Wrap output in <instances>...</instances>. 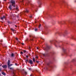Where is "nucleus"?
Instances as JSON below:
<instances>
[{"instance_id": "f257e3e1", "label": "nucleus", "mask_w": 76, "mask_h": 76, "mask_svg": "<svg viewBox=\"0 0 76 76\" xmlns=\"http://www.w3.org/2000/svg\"><path fill=\"white\" fill-rule=\"evenodd\" d=\"M10 3L11 4L12 6H13L14 8V9L13 10H15V11H17L18 12L19 11V9H18V7H17L15 8V0H11Z\"/></svg>"}, {"instance_id": "f03ea898", "label": "nucleus", "mask_w": 76, "mask_h": 76, "mask_svg": "<svg viewBox=\"0 0 76 76\" xmlns=\"http://www.w3.org/2000/svg\"><path fill=\"white\" fill-rule=\"evenodd\" d=\"M58 34L59 36L61 37H64L66 34H67V31L64 32H60L58 33Z\"/></svg>"}, {"instance_id": "7ed1b4c3", "label": "nucleus", "mask_w": 76, "mask_h": 76, "mask_svg": "<svg viewBox=\"0 0 76 76\" xmlns=\"http://www.w3.org/2000/svg\"><path fill=\"white\" fill-rule=\"evenodd\" d=\"M50 46L48 45H47L46 46V48H43V49L44 50H45V51H46L47 52L49 50H50Z\"/></svg>"}, {"instance_id": "20e7f679", "label": "nucleus", "mask_w": 76, "mask_h": 76, "mask_svg": "<svg viewBox=\"0 0 76 76\" xmlns=\"http://www.w3.org/2000/svg\"><path fill=\"white\" fill-rule=\"evenodd\" d=\"M29 63H30L31 64H33V62L32 60L31 59H30L28 61Z\"/></svg>"}, {"instance_id": "39448f33", "label": "nucleus", "mask_w": 76, "mask_h": 76, "mask_svg": "<svg viewBox=\"0 0 76 76\" xmlns=\"http://www.w3.org/2000/svg\"><path fill=\"white\" fill-rule=\"evenodd\" d=\"M10 60H8L7 62V64L8 66V68H9L10 67Z\"/></svg>"}, {"instance_id": "423d86ee", "label": "nucleus", "mask_w": 76, "mask_h": 76, "mask_svg": "<svg viewBox=\"0 0 76 76\" xmlns=\"http://www.w3.org/2000/svg\"><path fill=\"white\" fill-rule=\"evenodd\" d=\"M7 66L6 65H3L2 66V67H3V68H4V69H6L7 68Z\"/></svg>"}, {"instance_id": "0eeeda50", "label": "nucleus", "mask_w": 76, "mask_h": 76, "mask_svg": "<svg viewBox=\"0 0 76 76\" xmlns=\"http://www.w3.org/2000/svg\"><path fill=\"white\" fill-rule=\"evenodd\" d=\"M8 8L10 10H12V5H10L8 7Z\"/></svg>"}, {"instance_id": "6e6552de", "label": "nucleus", "mask_w": 76, "mask_h": 76, "mask_svg": "<svg viewBox=\"0 0 76 76\" xmlns=\"http://www.w3.org/2000/svg\"><path fill=\"white\" fill-rule=\"evenodd\" d=\"M30 37H32L33 38H35V36L33 34H31L30 36Z\"/></svg>"}, {"instance_id": "1a4fd4ad", "label": "nucleus", "mask_w": 76, "mask_h": 76, "mask_svg": "<svg viewBox=\"0 0 76 76\" xmlns=\"http://www.w3.org/2000/svg\"><path fill=\"white\" fill-rule=\"evenodd\" d=\"M57 41H56L54 42V45L55 47H57Z\"/></svg>"}, {"instance_id": "9d476101", "label": "nucleus", "mask_w": 76, "mask_h": 76, "mask_svg": "<svg viewBox=\"0 0 76 76\" xmlns=\"http://www.w3.org/2000/svg\"><path fill=\"white\" fill-rule=\"evenodd\" d=\"M5 18V16H3V17H1L0 18L2 20H3V19H4Z\"/></svg>"}, {"instance_id": "9b49d317", "label": "nucleus", "mask_w": 76, "mask_h": 76, "mask_svg": "<svg viewBox=\"0 0 76 76\" xmlns=\"http://www.w3.org/2000/svg\"><path fill=\"white\" fill-rule=\"evenodd\" d=\"M26 12L27 13H28L29 12V11L27 9H26V11H24L25 13H26Z\"/></svg>"}, {"instance_id": "f8f14e48", "label": "nucleus", "mask_w": 76, "mask_h": 76, "mask_svg": "<svg viewBox=\"0 0 76 76\" xmlns=\"http://www.w3.org/2000/svg\"><path fill=\"white\" fill-rule=\"evenodd\" d=\"M1 74L3 75H4V76H6V73H4V72H1Z\"/></svg>"}, {"instance_id": "ddd939ff", "label": "nucleus", "mask_w": 76, "mask_h": 76, "mask_svg": "<svg viewBox=\"0 0 76 76\" xmlns=\"http://www.w3.org/2000/svg\"><path fill=\"white\" fill-rule=\"evenodd\" d=\"M24 60H25V62L26 63H28V59H26L25 58H24Z\"/></svg>"}, {"instance_id": "4468645a", "label": "nucleus", "mask_w": 76, "mask_h": 76, "mask_svg": "<svg viewBox=\"0 0 76 76\" xmlns=\"http://www.w3.org/2000/svg\"><path fill=\"white\" fill-rule=\"evenodd\" d=\"M43 56H45V57H46L47 56V54H42Z\"/></svg>"}, {"instance_id": "2eb2a0df", "label": "nucleus", "mask_w": 76, "mask_h": 76, "mask_svg": "<svg viewBox=\"0 0 76 76\" xmlns=\"http://www.w3.org/2000/svg\"><path fill=\"white\" fill-rule=\"evenodd\" d=\"M63 4H64L65 5V6H66V4H67V3H66V2H65V1H64L63 2Z\"/></svg>"}, {"instance_id": "dca6fc26", "label": "nucleus", "mask_w": 76, "mask_h": 76, "mask_svg": "<svg viewBox=\"0 0 76 76\" xmlns=\"http://www.w3.org/2000/svg\"><path fill=\"white\" fill-rule=\"evenodd\" d=\"M33 61H34V63H35V59L34 58H33Z\"/></svg>"}, {"instance_id": "f3484780", "label": "nucleus", "mask_w": 76, "mask_h": 76, "mask_svg": "<svg viewBox=\"0 0 76 76\" xmlns=\"http://www.w3.org/2000/svg\"><path fill=\"white\" fill-rule=\"evenodd\" d=\"M11 57H14V54L13 53H12L11 54Z\"/></svg>"}, {"instance_id": "a211bd4d", "label": "nucleus", "mask_w": 76, "mask_h": 76, "mask_svg": "<svg viewBox=\"0 0 76 76\" xmlns=\"http://www.w3.org/2000/svg\"><path fill=\"white\" fill-rule=\"evenodd\" d=\"M57 32H56L55 33L54 35L55 36H57Z\"/></svg>"}, {"instance_id": "6ab92c4d", "label": "nucleus", "mask_w": 76, "mask_h": 76, "mask_svg": "<svg viewBox=\"0 0 76 76\" xmlns=\"http://www.w3.org/2000/svg\"><path fill=\"white\" fill-rule=\"evenodd\" d=\"M34 31H35V32H37V31H38V29L35 28V29H34Z\"/></svg>"}, {"instance_id": "aec40b11", "label": "nucleus", "mask_w": 76, "mask_h": 76, "mask_svg": "<svg viewBox=\"0 0 76 76\" xmlns=\"http://www.w3.org/2000/svg\"><path fill=\"white\" fill-rule=\"evenodd\" d=\"M41 25L40 24L39 26V27H38L39 28H40V27H41Z\"/></svg>"}, {"instance_id": "412c9836", "label": "nucleus", "mask_w": 76, "mask_h": 76, "mask_svg": "<svg viewBox=\"0 0 76 76\" xmlns=\"http://www.w3.org/2000/svg\"><path fill=\"white\" fill-rule=\"evenodd\" d=\"M11 30L13 32L14 31H15V29H14L11 28Z\"/></svg>"}, {"instance_id": "4be33fe9", "label": "nucleus", "mask_w": 76, "mask_h": 76, "mask_svg": "<svg viewBox=\"0 0 76 76\" xmlns=\"http://www.w3.org/2000/svg\"><path fill=\"white\" fill-rule=\"evenodd\" d=\"M7 22L8 23H11L10 21H8Z\"/></svg>"}, {"instance_id": "5701e85b", "label": "nucleus", "mask_w": 76, "mask_h": 76, "mask_svg": "<svg viewBox=\"0 0 76 76\" xmlns=\"http://www.w3.org/2000/svg\"><path fill=\"white\" fill-rule=\"evenodd\" d=\"M36 63H39V61H38L37 60H36Z\"/></svg>"}, {"instance_id": "b1692460", "label": "nucleus", "mask_w": 76, "mask_h": 76, "mask_svg": "<svg viewBox=\"0 0 76 76\" xmlns=\"http://www.w3.org/2000/svg\"><path fill=\"white\" fill-rule=\"evenodd\" d=\"M15 16H16L17 17V18H18L19 16V14H18V15H15Z\"/></svg>"}, {"instance_id": "393cba45", "label": "nucleus", "mask_w": 76, "mask_h": 76, "mask_svg": "<svg viewBox=\"0 0 76 76\" xmlns=\"http://www.w3.org/2000/svg\"><path fill=\"white\" fill-rule=\"evenodd\" d=\"M26 58H28V57H29L28 56L26 55Z\"/></svg>"}, {"instance_id": "a878e982", "label": "nucleus", "mask_w": 76, "mask_h": 76, "mask_svg": "<svg viewBox=\"0 0 76 76\" xmlns=\"http://www.w3.org/2000/svg\"><path fill=\"white\" fill-rule=\"evenodd\" d=\"M24 74H25V75H27V72H24Z\"/></svg>"}, {"instance_id": "bb28decb", "label": "nucleus", "mask_w": 76, "mask_h": 76, "mask_svg": "<svg viewBox=\"0 0 76 76\" xmlns=\"http://www.w3.org/2000/svg\"><path fill=\"white\" fill-rule=\"evenodd\" d=\"M10 69L11 70V69H12V70H13V68H10Z\"/></svg>"}, {"instance_id": "cd10ccee", "label": "nucleus", "mask_w": 76, "mask_h": 76, "mask_svg": "<svg viewBox=\"0 0 76 76\" xmlns=\"http://www.w3.org/2000/svg\"><path fill=\"white\" fill-rule=\"evenodd\" d=\"M20 53L21 54H23V52H22V51H21L20 52Z\"/></svg>"}, {"instance_id": "c85d7f7f", "label": "nucleus", "mask_w": 76, "mask_h": 76, "mask_svg": "<svg viewBox=\"0 0 76 76\" xmlns=\"http://www.w3.org/2000/svg\"><path fill=\"white\" fill-rule=\"evenodd\" d=\"M26 50H23V53H26Z\"/></svg>"}, {"instance_id": "c756f323", "label": "nucleus", "mask_w": 76, "mask_h": 76, "mask_svg": "<svg viewBox=\"0 0 76 76\" xmlns=\"http://www.w3.org/2000/svg\"><path fill=\"white\" fill-rule=\"evenodd\" d=\"M28 70H31V68H28Z\"/></svg>"}, {"instance_id": "7c9ffc66", "label": "nucleus", "mask_w": 76, "mask_h": 76, "mask_svg": "<svg viewBox=\"0 0 76 76\" xmlns=\"http://www.w3.org/2000/svg\"><path fill=\"white\" fill-rule=\"evenodd\" d=\"M36 58H38V56H36Z\"/></svg>"}, {"instance_id": "2f4dec72", "label": "nucleus", "mask_w": 76, "mask_h": 76, "mask_svg": "<svg viewBox=\"0 0 76 76\" xmlns=\"http://www.w3.org/2000/svg\"><path fill=\"white\" fill-rule=\"evenodd\" d=\"M12 65H13V64H11L10 65V66H12Z\"/></svg>"}, {"instance_id": "473e14b6", "label": "nucleus", "mask_w": 76, "mask_h": 76, "mask_svg": "<svg viewBox=\"0 0 76 76\" xmlns=\"http://www.w3.org/2000/svg\"><path fill=\"white\" fill-rule=\"evenodd\" d=\"M37 72H38V73H40V72H39V71H37Z\"/></svg>"}, {"instance_id": "72a5a7b5", "label": "nucleus", "mask_w": 76, "mask_h": 76, "mask_svg": "<svg viewBox=\"0 0 76 76\" xmlns=\"http://www.w3.org/2000/svg\"><path fill=\"white\" fill-rule=\"evenodd\" d=\"M21 44H22V45H24V43H21Z\"/></svg>"}, {"instance_id": "f704fd0d", "label": "nucleus", "mask_w": 76, "mask_h": 76, "mask_svg": "<svg viewBox=\"0 0 76 76\" xmlns=\"http://www.w3.org/2000/svg\"><path fill=\"white\" fill-rule=\"evenodd\" d=\"M61 22H59L58 23H60L61 24H62L61 23Z\"/></svg>"}, {"instance_id": "c9c22d12", "label": "nucleus", "mask_w": 76, "mask_h": 76, "mask_svg": "<svg viewBox=\"0 0 76 76\" xmlns=\"http://www.w3.org/2000/svg\"><path fill=\"white\" fill-rule=\"evenodd\" d=\"M1 69L0 68V72H1Z\"/></svg>"}, {"instance_id": "e433bc0d", "label": "nucleus", "mask_w": 76, "mask_h": 76, "mask_svg": "<svg viewBox=\"0 0 76 76\" xmlns=\"http://www.w3.org/2000/svg\"><path fill=\"white\" fill-rule=\"evenodd\" d=\"M32 16H30V18H32Z\"/></svg>"}, {"instance_id": "4c0bfd02", "label": "nucleus", "mask_w": 76, "mask_h": 76, "mask_svg": "<svg viewBox=\"0 0 76 76\" xmlns=\"http://www.w3.org/2000/svg\"><path fill=\"white\" fill-rule=\"evenodd\" d=\"M15 65L16 66H17V64H15Z\"/></svg>"}, {"instance_id": "58836bf2", "label": "nucleus", "mask_w": 76, "mask_h": 76, "mask_svg": "<svg viewBox=\"0 0 76 76\" xmlns=\"http://www.w3.org/2000/svg\"><path fill=\"white\" fill-rule=\"evenodd\" d=\"M63 50L64 51L65 50H64V49H63Z\"/></svg>"}, {"instance_id": "ea45409f", "label": "nucleus", "mask_w": 76, "mask_h": 76, "mask_svg": "<svg viewBox=\"0 0 76 76\" xmlns=\"http://www.w3.org/2000/svg\"><path fill=\"white\" fill-rule=\"evenodd\" d=\"M15 27H17V26H16V25H15Z\"/></svg>"}, {"instance_id": "a19ab883", "label": "nucleus", "mask_w": 76, "mask_h": 76, "mask_svg": "<svg viewBox=\"0 0 76 76\" xmlns=\"http://www.w3.org/2000/svg\"><path fill=\"white\" fill-rule=\"evenodd\" d=\"M4 0V1H6L7 0Z\"/></svg>"}, {"instance_id": "79ce46f5", "label": "nucleus", "mask_w": 76, "mask_h": 76, "mask_svg": "<svg viewBox=\"0 0 76 76\" xmlns=\"http://www.w3.org/2000/svg\"><path fill=\"white\" fill-rule=\"evenodd\" d=\"M23 0H22V2H23Z\"/></svg>"}, {"instance_id": "37998d69", "label": "nucleus", "mask_w": 76, "mask_h": 76, "mask_svg": "<svg viewBox=\"0 0 76 76\" xmlns=\"http://www.w3.org/2000/svg\"><path fill=\"white\" fill-rule=\"evenodd\" d=\"M15 13H18V12H17L16 11H15Z\"/></svg>"}, {"instance_id": "c03bdc74", "label": "nucleus", "mask_w": 76, "mask_h": 76, "mask_svg": "<svg viewBox=\"0 0 76 76\" xmlns=\"http://www.w3.org/2000/svg\"><path fill=\"white\" fill-rule=\"evenodd\" d=\"M16 40H18V39L17 38V39H16Z\"/></svg>"}, {"instance_id": "a18cd8bd", "label": "nucleus", "mask_w": 76, "mask_h": 76, "mask_svg": "<svg viewBox=\"0 0 76 76\" xmlns=\"http://www.w3.org/2000/svg\"><path fill=\"white\" fill-rule=\"evenodd\" d=\"M31 41H33V39H31Z\"/></svg>"}, {"instance_id": "49530a36", "label": "nucleus", "mask_w": 76, "mask_h": 76, "mask_svg": "<svg viewBox=\"0 0 76 76\" xmlns=\"http://www.w3.org/2000/svg\"><path fill=\"white\" fill-rule=\"evenodd\" d=\"M1 65H0V67H1Z\"/></svg>"}, {"instance_id": "de8ad7c7", "label": "nucleus", "mask_w": 76, "mask_h": 76, "mask_svg": "<svg viewBox=\"0 0 76 76\" xmlns=\"http://www.w3.org/2000/svg\"><path fill=\"white\" fill-rule=\"evenodd\" d=\"M19 43H20V42L19 41Z\"/></svg>"}, {"instance_id": "09e8293b", "label": "nucleus", "mask_w": 76, "mask_h": 76, "mask_svg": "<svg viewBox=\"0 0 76 76\" xmlns=\"http://www.w3.org/2000/svg\"><path fill=\"white\" fill-rule=\"evenodd\" d=\"M28 3H29V1H28Z\"/></svg>"}, {"instance_id": "8fccbe9b", "label": "nucleus", "mask_w": 76, "mask_h": 76, "mask_svg": "<svg viewBox=\"0 0 76 76\" xmlns=\"http://www.w3.org/2000/svg\"><path fill=\"white\" fill-rule=\"evenodd\" d=\"M37 49H38V48H37Z\"/></svg>"}, {"instance_id": "3c124183", "label": "nucleus", "mask_w": 76, "mask_h": 76, "mask_svg": "<svg viewBox=\"0 0 76 76\" xmlns=\"http://www.w3.org/2000/svg\"><path fill=\"white\" fill-rule=\"evenodd\" d=\"M43 41H44V39H43Z\"/></svg>"}, {"instance_id": "603ef678", "label": "nucleus", "mask_w": 76, "mask_h": 76, "mask_svg": "<svg viewBox=\"0 0 76 76\" xmlns=\"http://www.w3.org/2000/svg\"><path fill=\"white\" fill-rule=\"evenodd\" d=\"M31 6H32V5H31Z\"/></svg>"}, {"instance_id": "864d4df0", "label": "nucleus", "mask_w": 76, "mask_h": 76, "mask_svg": "<svg viewBox=\"0 0 76 76\" xmlns=\"http://www.w3.org/2000/svg\"><path fill=\"white\" fill-rule=\"evenodd\" d=\"M35 23H37V22L35 21Z\"/></svg>"}, {"instance_id": "5fc2aeb1", "label": "nucleus", "mask_w": 76, "mask_h": 76, "mask_svg": "<svg viewBox=\"0 0 76 76\" xmlns=\"http://www.w3.org/2000/svg\"><path fill=\"white\" fill-rule=\"evenodd\" d=\"M0 76H1V74L0 73Z\"/></svg>"}, {"instance_id": "6e6d98bb", "label": "nucleus", "mask_w": 76, "mask_h": 76, "mask_svg": "<svg viewBox=\"0 0 76 76\" xmlns=\"http://www.w3.org/2000/svg\"><path fill=\"white\" fill-rule=\"evenodd\" d=\"M50 42H51V41H50Z\"/></svg>"}, {"instance_id": "4d7b16f0", "label": "nucleus", "mask_w": 76, "mask_h": 76, "mask_svg": "<svg viewBox=\"0 0 76 76\" xmlns=\"http://www.w3.org/2000/svg\"><path fill=\"white\" fill-rule=\"evenodd\" d=\"M13 73L14 74V72H13Z\"/></svg>"}, {"instance_id": "13d9d810", "label": "nucleus", "mask_w": 76, "mask_h": 76, "mask_svg": "<svg viewBox=\"0 0 76 76\" xmlns=\"http://www.w3.org/2000/svg\"><path fill=\"white\" fill-rule=\"evenodd\" d=\"M36 12H37V11H36Z\"/></svg>"}, {"instance_id": "bf43d9fd", "label": "nucleus", "mask_w": 76, "mask_h": 76, "mask_svg": "<svg viewBox=\"0 0 76 76\" xmlns=\"http://www.w3.org/2000/svg\"><path fill=\"white\" fill-rule=\"evenodd\" d=\"M26 41H27V40H26Z\"/></svg>"}]
</instances>
